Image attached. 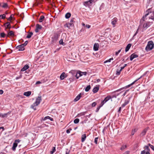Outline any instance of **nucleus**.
Listing matches in <instances>:
<instances>
[{"instance_id": "f3484780", "label": "nucleus", "mask_w": 154, "mask_h": 154, "mask_svg": "<svg viewBox=\"0 0 154 154\" xmlns=\"http://www.w3.org/2000/svg\"><path fill=\"white\" fill-rule=\"evenodd\" d=\"M11 111H9L7 113H5L3 114H2L1 115V116L2 118H4L5 117H7V116L11 114Z\"/></svg>"}, {"instance_id": "2f4dec72", "label": "nucleus", "mask_w": 154, "mask_h": 154, "mask_svg": "<svg viewBox=\"0 0 154 154\" xmlns=\"http://www.w3.org/2000/svg\"><path fill=\"white\" fill-rule=\"evenodd\" d=\"M33 33L32 32H29L26 38H30L33 35Z\"/></svg>"}, {"instance_id": "3c124183", "label": "nucleus", "mask_w": 154, "mask_h": 154, "mask_svg": "<svg viewBox=\"0 0 154 154\" xmlns=\"http://www.w3.org/2000/svg\"><path fill=\"white\" fill-rule=\"evenodd\" d=\"M121 51V49L119 50L117 52H116V55L117 56Z\"/></svg>"}, {"instance_id": "39448f33", "label": "nucleus", "mask_w": 154, "mask_h": 154, "mask_svg": "<svg viewBox=\"0 0 154 154\" xmlns=\"http://www.w3.org/2000/svg\"><path fill=\"white\" fill-rule=\"evenodd\" d=\"M20 142V140L19 139L15 140L13 143V146L12 149L13 150L15 151L16 150V148L17 146L18 145V143H19Z\"/></svg>"}, {"instance_id": "b1692460", "label": "nucleus", "mask_w": 154, "mask_h": 154, "mask_svg": "<svg viewBox=\"0 0 154 154\" xmlns=\"http://www.w3.org/2000/svg\"><path fill=\"white\" fill-rule=\"evenodd\" d=\"M14 35V32L12 31H10L8 33V34L7 35V37H8L9 35L13 36Z\"/></svg>"}, {"instance_id": "1a4fd4ad", "label": "nucleus", "mask_w": 154, "mask_h": 154, "mask_svg": "<svg viewBox=\"0 0 154 154\" xmlns=\"http://www.w3.org/2000/svg\"><path fill=\"white\" fill-rule=\"evenodd\" d=\"M148 128H146L144 129L141 133L140 134V136L141 137L145 135L148 130Z\"/></svg>"}, {"instance_id": "bf43d9fd", "label": "nucleus", "mask_w": 154, "mask_h": 154, "mask_svg": "<svg viewBox=\"0 0 154 154\" xmlns=\"http://www.w3.org/2000/svg\"><path fill=\"white\" fill-rule=\"evenodd\" d=\"M129 91V90H127L125 92V93H124V94H123V95L124 96H125L126 93H127V92L128 91Z\"/></svg>"}, {"instance_id": "473e14b6", "label": "nucleus", "mask_w": 154, "mask_h": 154, "mask_svg": "<svg viewBox=\"0 0 154 154\" xmlns=\"http://www.w3.org/2000/svg\"><path fill=\"white\" fill-rule=\"evenodd\" d=\"M91 87L90 85H88L87 86L85 89V91L86 92L88 91L91 89Z\"/></svg>"}, {"instance_id": "20e7f679", "label": "nucleus", "mask_w": 154, "mask_h": 154, "mask_svg": "<svg viewBox=\"0 0 154 154\" xmlns=\"http://www.w3.org/2000/svg\"><path fill=\"white\" fill-rule=\"evenodd\" d=\"M141 78V76L138 79H137V80H135V81H134V82H133L131 84L125 86V87L122 88L115 91V92H117L119 91H120L122 90L123 89L127 88L128 87H129L130 86H131V85H133L139 79H140Z\"/></svg>"}, {"instance_id": "680f3d73", "label": "nucleus", "mask_w": 154, "mask_h": 154, "mask_svg": "<svg viewBox=\"0 0 154 154\" xmlns=\"http://www.w3.org/2000/svg\"><path fill=\"white\" fill-rule=\"evenodd\" d=\"M154 151V146H153V145H152L150 146V147Z\"/></svg>"}, {"instance_id": "49530a36", "label": "nucleus", "mask_w": 154, "mask_h": 154, "mask_svg": "<svg viewBox=\"0 0 154 154\" xmlns=\"http://www.w3.org/2000/svg\"><path fill=\"white\" fill-rule=\"evenodd\" d=\"M13 19V17H12V15H11L10 17H9L8 19V20H9L10 21H11V20H12Z\"/></svg>"}, {"instance_id": "6e6552de", "label": "nucleus", "mask_w": 154, "mask_h": 154, "mask_svg": "<svg viewBox=\"0 0 154 154\" xmlns=\"http://www.w3.org/2000/svg\"><path fill=\"white\" fill-rule=\"evenodd\" d=\"M92 3L89 0L85 2H83V5L85 7H89L90 6V5Z\"/></svg>"}, {"instance_id": "393cba45", "label": "nucleus", "mask_w": 154, "mask_h": 154, "mask_svg": "<svg viewBox=\"0 0 154 154\" xmlns=\"http://www.w3.org/2000/svg\"><path fill=\"white\" fill-rule=\"evenodd\" d=\"M137 130L138 129L137 128H135L134 129H133L131 131V136H133L135 133L137 131Z\"/></svg>"}, {"instance_id": "4be33fe9", "label": "nucleus", "mask_w": 154, "mask_h": 154, "mask_svg": "<svg viewBox=\"0 0 154 154\" xmlns=\"http://www.w3.org/2000/svg\"><path fill=\"white\" fill-rule=\"evenodd\" d=\"M131 46V44H129L127 45V46L126 47L125 49V52H127L130 48Z\"/></svg>"}, {"instance_id": "5701e85b", "label": "nucleus", "mask_w": 154, "mask_h": 154, "mask_svg": "<svg viewBox=\"0 0 154 154\" xmlns=\"http://www.w3.org/2000/svg\"><path fill=\"white\" fill-rule=\"evenodd\" d=\"M99 89V87H96L94 88L93 90V92L94 93H96L97 92Z\"/></svg>"}, {"instance_id": "a211bd4d", "label": "nucleus", "mask_w": 154, "mask_h": 154, "mask_svg": "<svg viewBox=\"0 0 154 154\" xmlns=\"http://www.w3.org/2000/svg\"><path fill=\"white\" fill-rule=\"evenodd\" d=\"M86 134H84L82 136L81 141L82 142H83L85 140L86 138Z\"/></svg>"}, {"instance_id": "c9c22d12", "label": "nucleus", "mask_w": 154, "mask_h": 154, "mask_svg": "<svg viewBox=\"0 0 154 154\" xmlns=\"http://www.w3.org/2000/svg\"><path fill=\"white\" fill-rule=\"evenodd\" d=\"M5 15L4 14L0 15V19H4L5 18Z\"/></svg>"}, {"instance_id": "6e6d98bb", "label": "nucleus", "mask_w": 154, "mask_h": 154, "mask_svg": "<svg viewBox=\"0 0 154 154\" xmlns=\"http://www.w3.org/2000/svg\"><path fill=\"white\" fill-rule=\"evenodd\" d=\"M130 153V151H127L125 152L124 153H123V154H129Z\"/></svg>"}, {"instance_id": "72a5a7b5", "label": "nucleus", "mask_w": 154, "mask_h": 154, "mask_svg": "<svg viewBox=\"0 0 154 154\" xmlns=\"http://www.w3.org/2000/svg\"><path fill=\"white\" fill-rule=\"evenodd\" d=\"M70 73H71L73 75H74L75 76V75H76V73H77V72H76V71H74V70H72V71H71L70 72Z\"/></svg>"}, {"instance_id": "412c9836", "label": "nucleus", "mask_w": 154, "mask_h": 154, "mask_svg": "<svg viewBox=\"0 0 154 154\" xmlns=\"http://www.w3.org/2000/svg\"><path fill=\"white\" fill-rule=\"evenodd\" d=\"M31 91H28L27 92H24L23 94V95L24 96H26L27 97H28L31 95Z\"/></svg>"}, {"instance_id": "774afa93", "label": "nucleus", "mask_w": 154, "mask_h": 154, "mask_svg": "<svg viewBox=\"0 0 154 154\" xmlns=\"http://www.w3.org/2000/svg\"><path fill=\"white\" fill-rule=\"evenodd\" d=\"M2 129V131H4V128L3 127H0V129Z\"/></svg>"}, {"instance_id": "37998d69", "label": "nucleus", "mask_w": 154, "mask_h": 154, "mask_svg": "<svg viewBox=\"0 0 154 154\" xmlns=\"http://www.w3.org/2000/svg\"><path fill=\"white\" fill-rule=\"evenodd\" d=\"M59 44H60V45H64V43L63 42V39H61L60 41H59Z\"/></svg>"}, {"instance_id": "423d86ee", "label": "nucleus", "mask_w": 154, "mask_h": 154, "mask_svg": "<svg viewBox=\"0 0 154 154\" xmlns=\"http://www.w3.org/2000/svg\"><path fill=\"white\" fill-rule=\"evenodd\" d=\"M111 98V97L109 96H107L105 97L104 99L102 101L101 103L102 106H103L106 102Z\"/></svg>"}, {"instance_id": "cd10ccee", "label": "nucleus", "mask_w": 154, "mask_h": 154, "mask_svg": "<svg viewBox=\"0 0 154 154\" xmlns=\"http://www.w3.org/2000/svg\"><path fill=\"white\" fill-rule=\"evenodd\" d=\"M45 18V17L43 15H42L40 17V18L39 19V21L40 22H42Z\"/></svg>"}, {"instance_id": "69168bd1", "label": "nucleus", "mask_w": 154, "mask_h": 154, "mask_svg": "<svg viewBox=\"0 0 154 154\" xmlns=\"http://www.w3.org/2000/svg\"><path fill=\"white\" fill-rule=\"evenodd\" d=\"M41 83V82H40V81H37L36 83V84H40Z\"/></svg>"}, {"instance_id": "4d7b16f0", "label": "nucleus", "mask_w": 154, "mask_h": 154, "mask_svg": "<svg viewBox=\"0 0 154 154\" xmlns=\"http://www.w3.org/2000/svg\"><path fill=\"white\" fill-rule=\"evenodd\" d=\"M110 61H110V59H109V60H106L104 62V63H107V62H110Z\"/></svg>"}, {"instance_id": "338daca9", "label": "nucleus", "mask_w": 154, "mask_h": 154, "mask_svg": "<svg viewBox=\"0 0 154 154\" xmlns=\"http://www.w3.org/2000/svg\"><path fill=\"white\" fill-rule=\"evenodd\" d=\"M73 19L74 18H72V19H71L70 20V23H72V22H73Z\"/></svg>"}, {"instance_id": "e433bc0d", "label": "nucleus", "mask_w": 154, "mask_h": 154, "mask_svg": "<svg viewBox=\"0 0 154 154\" xmlns=\"http://www.w3.org/2000/svg\"><path fill=\"white\" fill-rule=\"evenodd\" d=\"M5 36V34L4 32H1L0 33V37L1 38H4Z\"/></svg>"}, {"instance_id": "09e8293b", "label": "nucleus", "mask_w": 154, "mask_h": 154, "mask_svg": "<svg viewBox=\"0 0 154 154\" xmlns=\"http://www.w3.org/2000/svg\"><path fill=\"white\" fill-rule=\"evenodd\" d=\"M28 42V41H26L25 42H24V44H22V45H23L24 46V47L25 46H26L27 45Z\"/></svg>"}, {"instance_id": "052dcab7", "label": "nucleus", "mask_w": 154, "mask_h": 154, "mask_svg": "<svg viewBox=\"0 0 154 154\" xmlns=\"http://www.w3.org/2000/svg\"><path fill=\"white\" fill-rule=\"evenodd\" d=\"M86 27L88 29H89L91 27V26L88 24H87L86 25Z\"/></svg>"}, {"instance_id": "f8f14e48", "label": "nucleus", "mask_w": 154, "mask_h": 154, "mask_svg": "<svg viewBox=\"0 0 154 154\" xmlns=\"http://www.w3.org/2000/svg\"><path fill=\"white\" fill-rule=\"evenodd\" d=\"M82 76V72L80 71H79L77 72L76 74L75 75V76L76 77L77 79H78L79 77H81Z\"/></svg>"}, {"instance_id": "7ed1b4c3", "label": "nucleus", "mask_w": 154, "mask_h": 154, "mask_svg": "<svg viewBox=\"0 0 154 154\" xmlns=\"http://www.w3.org/2000/svg\"><path fill=\"white\" fill-rule=\"evenodd\" d=\"M154 46V44L153 42L151 41L149 42L145 48V50L147 51L152 49Z\"/></svg>"}, {"instance_id": "ddd939ff", "label": "nucleus", "mask_w": 154, "mask_h": 154, "mask_svg": "<svg viewBox=\"0 0 154 154\" xmlns=\"http://www.w3.org/2000/svg\"><path fill=\"white\" fill-rule=\"evenodd\" d=\"M66 75L64 72H63L60 75V78L61 80H63L66 77Z\"/></svg>"}, {"instance_id": "9d476101", "label": "nucleus", "mask_w": 154, "mask_h": 154, "mask_svg": "<svg viewBox=\"0 0 154 154\" xmlns=\"http://www.w3.org/2000/svg\"><path fill=\"white\" fill-rule=\"evenodd\" d=\"M138 57V55L135 53L131 54L130 57V60L131 61L134 58Z\"/></svg>"}, {"instance_id": "2eb2a0df", "label": "nucleus", "mask_w": 154, "mask_h": 154, "mask_svg": "<svg viewBox=\"0 0 154 154\" xmlns=\"http://www.w3.org/2000/svg\"><path fill=\"white\" fill-rule=\"evenodd\" d=\"M29 67V66L28 65H25L24 67L21 69V71H24L28 69Z\"/></svg>"}, {"instance_id": "dca6fc26", "label": "nucleus", "mask_w": 154, "mask_h": 154, "mask_svg": "<svg viewBox=\"0 0 154 154\" xmlns=\"http://www.w3.org/2000/svg\"><path fill=\"white\" fill-rule=\"evenodd\" d=\"M0 6L4 8H6L8 7V5L7 3H3L2 4L0 3Z\"/></svg>"}, {"instance_id": "f03ea898", "label": "nucleus", "mask_w": 154, "mask_h": 154, "mask_svg": "<svg viewBox=\"0 0 154 154\" xmlns=\"http://www.w3.org/2000/svg\"><path fill=\"white\" fill-rule=\"evenodd\" d=\"M42 100V97L41 96L38 97L36 99L35 101L31 106V108L33 109L34 110H36L35 106H38Z\"/></svg>"}, {"instance_id": "c03bdc74", "label": "nucleus", "mask_w": 154, "mask_h": 154, "mask_svg": "<svg viewBox=\"0 0 154 154\" xmlns=\"http://www.w3.org/2000/svg\"><path fill=\"white\" fill-rule=\"evenodd\" d=\"M103 106H102L101 105V103H100V106H99V107H98L96 110V112H98V111H99V109H100V108L102 107Z\"/></svg>"}, {"instance_id": "7c9ffc66", "label": "nucleus", "mask_w": 154, "mask_h": 154, "mask_svg": "<svg viewBox=\"0 0 154 154\" xmlns=\"http://www.w3.org/2000/svg\"><path fill=\"white\" fill-rule=\"evenodd\" d=\"M71 16V14L70 13H67L65 15V17L66 19L69 18Z\"/></svg>"}, {"instance_id": "de8ad7c7", "label": "nucleus", "mask_w": 154, "mask_h": 154, "mask_svg": "<svg viewBox=\"0 0 154 154\" xmlns=\"http://www.w3.org/2000/svg\"><path fill=\"white\" fill-rule=\"evenodd\" d=\"M71 130H72V129L71 128H69L68 129H67L66 130V132L67 134H69V133L70 132V131H71Z\"/></svg>"}, {"instance_id": "f704fd0d", "label": "nucleus", "mask_w": 154, "mask_h": 154, "mask_svg": "<svg viewBox=\"0 0 154 154\" xmlns=\"http://www.w3.org/2000/svg\"><path fill=\"white\" fill-rule=\"evenodd\" d=\"M42 26L39 24H37L36 25V28L38 29H40L42 28Z\"/></svg>"}, {"instance_id": "4468645a", "label": "nucleus", "mask_w": 154, "mask_h": 154, "mask_svg": "<svg viewBox=\"0 0 154 154\" xmlns=\"http://www.w3.org/2000/svg\"><path fill=\"white\" fill-rule=\"evenodd\" d=\"M99 45L98 43H95L94 46V50L95 51H97L98 50Z\"/></svg>"}, {"instance_id": "a18cd8bd", "label": "nucleus", "mask_w": 154, "mask_h": 154, "mask_svg": "<svg viewBox=\"0 0 154 154\" xmlns=\"http://www.w3.org/2000/svg\"><path fill=\"white\" fill-rule=\"evenodd\" d=\"M98 138L97 137H96L95 138L94 142L96 144H97V141H98Z\"/></svg>"}, {"instance_id": "0e129e2a", "label": "nucleus", "mask_w": 154, "mask_h": 154, "mask_svg": "<svg viewBox=\"0 0 154 154\" xmlns=\"http://www.w3.org/2000/svg\"><path fill=\"white\" fill-rule=\"evenodd\" d=\"M35 31L36 32H38L39 31V29L36 28L35 29Z\"/></svg>"}, {"instance_id": "9b49d317", "label": "nucleus", "mask_w": 154, "mask_h": 154, "mask_svg": "<svg viewBox=\"0 0 154 154\" xmlns=\"http://www.w3.org/2000/svg\"><path fill=\"white\" fill-rule=\"evenodd\" d=\"M4 25L6 27V29H10L11 28V26L10 23L9 22H7L4 24Z\"/></svg>"}, {"instance_id": "5fc2aeb1", "label": "nucleus", "mask_w": 154, "mask_h": 154, "mask_svg": "<svg viewBox=\"0 0 154 154\" xmlns=\"http://www.w3.org/2000/svg\"><path fill=\"white\" fill-rule=\"evenodd\" d=\"M82 75H86L87 74V72H82Z\"/></svg>"}, {"instance_id": "c85d7f7f", "label": "nucleus", "mask_w": 154, "mask_h": 154, "mask_svg": "<svg viewBox=\"0 0 154 154\" xmlns=\"http://www.w3.org/2000/svg\"><path fill=\"white\" fill-rule=\"evenodd\" d=\"M66 25L67 27H68L69 28H70L73 25V24L72 23H68L66 24Z\"/></svg>"}, {"instance_id": "aec40b11", "label": "nucleus", "mask_w": 154, "mask_h": 154, "mask_svg": "<svg viewBox=\"0 0 154 154\" xmlns=\"http://www.w3.org/2000/svg\"><path fill=\"white\" fill-rule=\"evenodd\" d=\"M81 94L80 93L78 96H76V98L74 99V101L75 102H76L79 100L81 97Z\"/></svg>"}, {"instance_id": "0eeeda50", "label": "nucleus", "mask_w": 154, "mask_h": 154, "mask_svg": "<svg viewBox=\"0 0 154 154\" xmlns=\"http://www.w3.org/2000/svg\"><path fill=\"white\" fill-rule=\"evenodd\" d=\"M16 49H18V51H23L25 49L24 47L22 45V44L17 46L16 47Z\"/></svg>"}, {"instance_id": "e2e57ef3", "label": "nucleus", "mask_w": 154, "mask_h": 154, "mask_svg": "<svg viewBox=\"0 0 154 154\" xmlns=\"http://www.w3.org/2000/svg\"><path fill=\"white\" fill-rule=\"evenodd\" d=\"M3 93V91L2 90H0V94H2Z\"/></svg>"}, {"instance_id": "13d9d810", "label": "nucleus", "mask_w": 154, "mask_h": 154, "mask_svg": "<svg viewBox=\"0 0 154 154\" xmlns=\"http://www.w3.org/2000/svg\"><path fill=\"white\" fill-rule=\"evenodd\" d=\"M146 153V152L145 150H143L141 151V154H145Z\"/></svg>"}, {"instance_id": "603ef678", "label": "nucleus", "mask_w": 154, "mask_h": 154, "mask_svg": "<svg viewBox=\"0 0 154 154\" xmlns=\"http://www.w3.org/2000/svg\"><path fill=\"white\" fill-rule=\"evenodd\" d=\"M127 66V64H125V65H124V66H123V67H121V70H122L124 68H125V66Z\"/></svg>"}, {"instance_id": "6ab92c4d", "label": "nucleus", "mask_w": 154, "mask_h": 154, "mask_svg": "<svg viewBox=\"0 0 154 154\" xmlns=\"http://www.w3.org/2000/svg\"><path fill=\"white\" fill-rule=\"evenodd\" d=\"M117 21V19L116 18H114L112 21L111 23L113 25V27L115 26V25Z\"/></svg>"}, {"instance_id": "a19ab883", "label": "nucleus", "mask_w": 154, "mask_h": 154, "mask_svg": "<svg viewBox=\"0 0 154 154\" xmlns=\"http://www.w3.org/2000/svg\"><path fill=\"white\" fill-rule=\"evenodd\" d=\"M144 148H145V149L147 150V151L149 152L150 151V149L149 148V146H145Z\"/></svg>"}, {"instance_id": "c756f323", "label": "nucleus", "mask_w": 154, "mask_h": 154, "mask_svg": "<svg viewBox=\"0 0 154 154\" xmlns=\"http://www.w3.org/2000/svg\"><path fill=\"white\" fill-rule=\"evenodd\" d=\"M48 119H49L51 121H53V119L52 118H51L49 116L45 117L44 119V120H45Z\"/></svg>"}, {"instance_id": "a878e982", "label": "nucleus", "mask_w": 154, "mask_h": 154, "mask_svg": "<svg viewBox=\"0 0 154 154\" xmlns=\"http://www.w3.org/2000/svg\"><path fill=\"white\" fill-rule=\"evenodd\" d=\"M147 23H144L143 25V27L144 28H147L149 26V25L148 24V23L149 22L148 21L147 22Z\"/></svg>"}, {"instance_id": "864d4df0", "label": "nucleus", "mask_w": 154, "mask_h": 154, "mask_svg": "<svg viewBox=\"0 0 154 154\" xmlns=\"http://www.w3.org/2000/svg\"><path fill=\"white\" fill-rule=\"evenodd\" d=\"M55 38V41H56L57 39V37H56V36H55L54 37V36L52 38V39H53V41L54 42V39Z\"/></svg>"}, {"instance_id": "ea45409f", "label": "nucleus", "mask_w": 154, "mask_h": 154, "mask_svg": "<svg viewBox=\"0 0 154 154\" xmlns=\"http://www.w3.org/2000/svg\"><path fill=\"white\" fill-rule=\"evenodd\" d=\"M56 151L55 147H53L52 148V151H51L50 152L51 154H53Z\"/></svg>"}, {"instance_id": "58836bf2", "label": "nucleus", "mask_w": 154, "mask_h": 154, "mask_svg": "<svg viewBox=\"0 0 154 154\" xmlns=\"http://www.w3.org/2000/svg\"><path fill=\"white\" fill-rule=\"evenodd\" d=\"M127 147V146L126 145H123L122 146L121 148L120 149L121 150H123V149H124L126 148Z\"/></svg>"}, {"instance_id": "8fccbe9b", "label": "nucleus", "mask_w": 154, "mask_h": 154, "mask_svg": "<svg viewBox=\"0 0 154 154\" xmlns=\"http://www.w3.org/2000/svg\"><path fill=\"white\" fill-rule=\"evenodd\" d=\"M97 105V103L95 102H93L92 104V106L93 107H95Z\"/></svg>"}, {"instance_id": "bb28decb", "label": "nucleus", "mask_w": 154, "mask_h": 154, "mask_svg": "<svg viewBox=\"0 0 154 154\" xmlns=\"http://www.w3.org/2000/svg\"><path fill=\"white\" fill-rule=\"evenodd\" d=\"M129 103V101L128 100H125L124 103L122 105V108L125 107L126 105H127Z\"/></svg>"}, {"instance_id": "4c0bfd02", "label": "nucleus", "mask_w": 154, "mask_h": 154, "mask_svg": "<svg viewBox=\"0 0 154 154\" xmlns=\"http://www.w3.org/2000/svg\"><path fill=\"white\" fill-rule=\"evenodd\" d=\"M79 120L78 119H76L74 121V122L75 124H77L79 122Z\"/></svg>"}, {"instance_id": "79ce46f5", "label": "nucleus", "mask_w": 154, "mask_h": 154, "mask_svg": "<svg viewBox=\"0 0 154 154\" xmlns=\"http://www.w3.org/2000/svg\"><path fill=\"white\" fill-rule=\"evenodd\" d=\"M122 70H121V69L120 70H117L116 71V74L117 75H119L120 74V72Z\"/></svg>"}, {"instance_id": "f257e3e1", "label": "nucleus", "mask_w": 154, "mask_h": 154, "mask_svg": "<svg viewBox=\"0 0 154 154\" xmlns=\"http://www.w3.org/2000/svg\"><path fill=\"white\" fill-rule=\"evenodd\" d=\"M148 12V13L145 14L144 16H143L142 18L141 19L140 21V23L142 24L143 23V22L144 21L147 22V16L149 15V19H151L153 20H154V11L153 12H149L148 11H146V12Z\"/></svg>"}]
</instances>
